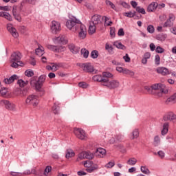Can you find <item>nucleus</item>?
<instances>
[{
	"instance_id": "obj_1",
	"label": "nucleus",
	"mask_w": 176,
	"mask_h": 176,
	"mask_svg": "<svg viewBox=\"0 0 176 176\" xmlns=\"http://www.w3.org/2000/svg\"><path fill=\"white\" fill-rule=\"evenodd\" d=\"M45 80H46V75H41L38 77V80H31L30 85L31 86H35L36 90L37 91H41L42 94H43V91H42V86H43V83H45Z\"/></svg>"
},
{
	"instance_id": "obj_2",
	"label": "nucleus",
	"mask_w": 176,
	"mask_h": 176,
	"mask_svg": "<svg viewBox=\"0 0 176 176\" xmlns=\"http://www.w3.org/2000/svg\"><path fill=\"white\" fill-rule=\"evenodd\" d=\"M79 24H80V21L73 16L67 21L66 27L68 28V30L75 32V31H77Z\"/></svg>"
},
{
	"instance_id": "obj_3",
	"label": "nucleus",
	"mask_w": 176,
	"mask_h": 176,
	"mask_svg": "<svg viewBox=\"0 0 176 176\" xmlns=\"http://www.w3.org/2000/svg\"><path fill=\"white\" fill-rule=\"evenodd\" d=\"M151 89L155 91V94L157 97H163V94L167 93V91L164 90V85L162 84H154L151 85Z\"/></svg>"
},
{
	"instance_id": "obj_4",
	"label": "nucleus",
	"mask_w": 176,
	"mask_h": 176,
	"mask_svg": "<svg viewBox=\"0 0 176 176\" xmlns=\"http://www.w3.org/2000/svg\"><path fill=\"white\" fill-rule=\"evenodd\" d=\"M103 86H105L106 87H107V89H109L110 90H113L115 89H118V87L120 86V82H119V81L117 80H109V79L106 78L103 83Z\"/></svg>"
},
{
	"instance_id": "obj_5",
	"label": "nucleus",
	"mask_w": 176,
	"mask_h": 176,
	"mask_svg": "<svg viewBox=\"0 0 176 176\" xmlns=\"http://www.w3.org/2000/svg\"><path fill=\"white\" fill-rule=\"evenodd\" d=\"M25 105H32V107H36L39 104V99L38 96L30 95L28 96L25 101Z\"/></svg>"
},
{
	"instance_id": "obj_6",
	"label": "nucleus",
	"mask_w": 176,
	"mask_h": 176,
	"mask_svg": "<svg viewBox=\"0 0 176 176\" xmlns=\"http://www.w3.org/2000/svg\"><path fill=\"white\" fill-rule=\"evenodd\" d=\"M0 105L8 109V111H12V112L16 111V104L8 100H1Z\"/></svg>"
},
{
	"instance_id": "obj_7",
	"label": "nucleus",
	"mask_w": 176,
	"mask_h": 176,
	"mask_svg": "<svg viewBox=\"0 0 176 176\" xmlns=\"http://www.w3.org/2000/svg\"><path fill=\"white\" fill-rule=\"evenodd\" d=\"M74 134L78 138V140H87V135L86 134V132H85V130L81 128H74Z\"/></svg>"
},
{
	"instance_id": "obj_8",
	"label": "nucleus",
	"mask_w": 176,
	"mask_h": 176,
	"mask_svg": "<svg viewBox=\"0 0 176 176\" xmlns=\"http://www.w3.org/2000/svg\"><path fill=\"white\" fill-rule=\"evenodd\" d=\"M77 31L78 32V36L80 39H85V38H86V35L87 34V31L86 30V26L82 24L81 22H80L78 26Z\"/></svg>"
},
{
	"instance_id": "obj_9",
	"label": "nucleus",
	"mask_w": 176,
	"mask_h": 176,
	"mask_svg": "<svg viewBox=\"0 0 176 176\" xmlns=\"http://www.w3.org/2000/svg\"><path fill=\"white\" fill-rule=\"evenodd\" d=\"M80 68L82 69L84 72H87L88 74L94 72V67H93L90 63H82L80 65Z\"/></svg>"
},
{
	"instance_id": "obj_10",
	"label": "nucleus",
	"mask_w": 176,
	"mask_h": 176,
	"mask_svg": "<svg viewBox=\"0 0 176 176\" xmlns=\"http://www.w3.org/2000/svg\"><path fill=\"white\" fill-rule=\"evenodd\" d=\"M61 30V25L56 21H53L51 24V31L52 34H57V32H60Z\"/></svg>"
},
{
	"instance_id": "obj_11",
	"label": "nucleus",
	"mask_w": 176,
	"mask_h": 176,
	"mask_svg": "<svg viewBox=\"0 0 176 176\" xmlns=\"http://www.w3.org/2000/svg\"><path fill=\"white\" fill-rule=\"evenodd\" d=\"M176 119V115L173 113L172 111H169L166 113L165 115L163 116V120L164 122H168V120H175Z\"/></svg>"
},
{
	"instance_id": "obj_12",
	"label": "nucleus",
	"mask_w": 176,
	"mask_h": 176,
	"mask_svg": "<svg viewBox=\"0 0 176 176\" xmlns=\"http://www.w3.org/2000/svg\"><path fill=\"white\" fill-rule=\"evenodd\" d=\"M7 30L14 38H19V32H17V30L12 24L7 25Z\"/></svg>"
},
{
	"instance_id": "obj_13",
	"label": "nucleus",
	"mask_w": 176,
	"mask_h": 176,
	"mask_svg": "<svg viewBox=\"0 0 176 176\" xmlns=\"http://www.w3.org/2000/svg\"><path fill=\"white\" fill-rule=\"evenodd\" d=\"M47 47V49H50V50H52L53 52H56V53H60L65 50V47H63V46H56V45H48Z\"/></svg>"
},
{
	"instance_id": "obj_14",
	"label": "nucleus",
	"mask_w": 176,
	"mask_h": 176,
	"mask_svg": "<svg viewBox=\"0 0 176 176\" xmlns=\"http://www.w3.org/2000/svg\"><path fill=\"white\" fill-rule=\"evenodd\" d=\"M20 60H21V53L19 52H14L11 55L10 62L12 63V64Z\"/></svg>"
},
{
	"instance_id": "obj_15",
	"label": "nucleus",
	"mask_w": 176,
	"mask_h": 176,
	"mask_svg": "<svg viewBox=\"0 0 176 176\" xmlns=\"http://www.w3.org/2000/svg\"><path fill=\"white\" fill-rule=\"evenodd\" d=\"M101 19L102 18L100 15L95 14L92 16L91 21L90 23L95 25H98V24H101Z\"/></svg>"
},
{
	"instance_id": "obj_16",
	"label": "nucleus",
	"mask_w": 176,
	"mask_h": 176,
	"mask_svg": "<svg viewBox=\"0 0 176 176\" xmlns=\"http://www.w3.org/2000/svg\"><path fill=\"white\" fill-rule=\"evenodd\" d=\"M157 74H160L161 75H163L164 76H166V75H170V72L168 71V69L164 67H160L157 68Z\"/></svg>"
},
{
	"instance_id": "obj_17",
	"label": "nucleus",
	"mask_w": 176,
	"mask_h": 176,
	"mask_svg": "<svg viewBox=\"0 0 176 176\" xmlns=\"http://www.w3.org/2000/svg\"><path fill=\"white\" fill-rule=\"evenodd\" d=\"M56 43H59L61 45H67L68 43V41L67 38H65V36L64 35H60L58 37L56 38Z\"/></svg>"
},
{
	"instance_id": "obj_18",
	"label": "nucleus",
	"mask_w": 176,
	"mask_h": 176,
	"mask_svg": "<svg viewBox=\"0 0 176 176\" xmlns=\"http://www.w3.org/2000/svg\"><path fill=\"white\" fill-rule=\"evenodd\" d=\"M107 153V151L102 148H98L96 149L95 155L98 157H104V155Z\"/></svg>"
},
{
	"instance_id": "obj_19",
	"label": "nucleus",
	"mask_w": 176,
	"mask_h": 176,
	"mask_svg": "<svg viewBox=\"0 0 176 176\" xmlns=\"http://www.w3.org/2000/svg\"><path fill=\"white\" fill-rule=\"evenodd\" d=\"M16 79H17V76L13 75L11 77H10L9 78H5L3 80V82H4V83H6V85H10V83H13V82H14V80H16Z\"/></svg>"
},
{
	"instance_id": "obj_20",
	"label": "nucleus",
	"mask_w": 176,
	"mask_h": 176,
	"mask_svg": "<svg viewBox=\"0 0 176 176\" xmlns=\"http://www.w3.org/2000/svg\"><path fill=\"white\" fill-rule=\"evenodd\" d=\"M94 82H101L102 86H104V82L106 80L107 78H103L100 75H96L92 78Z\"/></svg>"
},
{
	"instance_id": "obj_21",
	"label": "nucleus",
	"mask_w": 176,
	"mask_h": 176,
	"mask_svg": "<svg viewBox=\"0 0 176 176\" xmlns=\"http://www.w3.org/2000/svg\"><path fill=\"white\" fill-rule=\"evenodd\" d=\"M155 39L160 41V42H164L167 39V34H159L155 36Z\"/></svg>"
},
{
	"instance_id": "obj_22",
	"label": "nucleus",
	"mask_w": 176,
	"mask_h": 176,
	"mask_svg": "<svg viewBox=\"0 0 176 176\" xmlns=\"http://www.w3.org/2000/svg\"><path fill=\"white\" fill-rule=\"evenodd\" d=\"M149 58H151V52L144 53L143 58L142 59V63L145 65L148 63Z\"/></svg>"
},
{
	"instance_id": "obj_23",
	"label": "nucleus",
	"mask_w": 176,
	"mask_h": 176,
	"mask_svg": "<svg viewBox=\"0 0 176 176\" xmlns=\"http://www.w3.org/2000/svg\"><path fill=\"white\" fill-rule=\"evenodd\" d=\"M96 25H94L93 23H91V22L89 23V34H90V35H93V34H95L96 30H97V27L96 26Z\"/></svg>"
},
{
	"instance_id": "obj_24",
	"label": "nucleus",
	"mask_w": 176,
	"mask_h": 176,
	"mask_svg": "<svg viewBox=\"0 0 176 176\" xmlns=\"http://www.w3.org/2000/svg\"><path fill=\"white\" fill-rule=\"evenodd\" d=\"M0 17H4V19L9 20V21H12V16H10V14L6 12H0Z\"/></svg>"
},
{
	"instance_id": "obj_25",
	"label": "nucleus",
	"mask_w": 176,
	"mask_h": 176,
	"mask_svg": "<svg viewBox=\"0 0 176 176\" xmlns=\"http://www.w3.org/2000/svg\"><path fill=\"white\" fill-rule=\"evenodd\" d=\"M168 126H169L168 122H166L164 124L163 129L161 131L162 135H166V134L168 133Z\"/></svg>"
},
{
	"instance_id": "obj_26",
	"label": "nucleus",
	"mask_w": 176,
	"mask_h": 176,
	"mask_svg": "<svg viewBox=\"0 0 176 176\" xmlns=\"http://www.w3.org/2000/svg\"><path fill=\"white\" fill-rule=\"evenodd\" d=\"M157 8V3L153 2L147 7L148 12H153Z\"/></svg>"
},
{
	"instance_id": "obj_27",
	"label": "nucleus",
	"mask_w": 176,
	"mask_h": 176,
	"mask_svg": "<svg viewBox=\"0 0 176 176\" xmlns=\"http://www.w3.org/2000/svg\"><path fill=\"white\" fill-rule=\"evenodd\" d=\"M140 137V131L138 129H135L131 134V140H135V138H138Z\"/></svg>"
},
{
	"instance_id": "obj_28",
	"label": "nucleus",
	"mask_w": 176,
	"mask_h": 176,
	"mask_svg": "<svg viewBox=\"0 0 176 176\" xmlns=\"http://www.w3.org/2000/svg\"><path fill=\"white\" fill-rule=\"evenodd\" d=\"M69 49L74 54H76L79 52V49L75 46L74 44H71L69 45Z\"/></svg>"
},
{
	"instance_id": "obj_29",
	"label": "nucleus",
	"mask_w": 176,
	"mask_h": 176,
	"mask_svg": "<svg viewBox=\"0 0 176 176\" xmlns=\"http://www.w3.org/2000/svg\"><path fill=\"white\" fill-rule=\"evenodd\" d=\"M113 45L116 46L117 49H121L122 50H124L126 49V46L118 41H115L113 43Z\"/></svg>"
},
{
	"instance_id": "obj_30",
	"label": "nucleus",
	"mask_w": 176,
	"mask_h": 176,
	"mask_svg": "<svg viewBox=\"0 0 176 176\" xmlns=\"http://www.w3.org/2000/svg\"><path fill=\"white\" fill-rule=\"evenodd\" d=\"M23 65H24L23 61L16 60L11 65V67H12V68H17L18 67H23Z\"/></svg>"
},
{
	"instance_id": "obj_31",
	"label": "nucleus",
	"mask_w": 176,
	"mask_h": 176,
	"mask_svg": "<svg viewBox=\"0 0 176 176\" xmlns=\"http://www.w3.org/2000/svg\"><path fill=\"white\" fill-rule=\"evenodd\" d=\"M126 164H128L129 166H135V164H137V159L134 157L130 158L126 162Z\"/></svg>"
},
{
	"instance_id": "obj_32",
	"label": "nucleus",
	"mask_w": 176,
	"mask_h": 176,
	"mask_svg": "<svg viewBox=\"0 0 176 176\" xmlns=\"http://www.w3.org/2000/svg\"><path fill=\"white\" fill-rule=\"evenodd\" d=\"M85 159H88L89 160H91V159H94V154H93L90 151H85Z\"/></svg>"
},
{
	"instance_id": "obj_33",
	"label": "nucleus",
	"mask_w": 176,
	"mask_h": 176,
	"mask_svg": "<svg viewBox=\"0 0 176 176\" xmlns=\"http://www.w3.org/2000/svg\"><path fill=\"white\" fill-rule=\"evenodd\" d=\"M135 14H136L135 11H134L133 12L130 11L128 12H124L123 16H125V17H129L130 19H131L133 17H135Z\"/></svg>"
},
{
	"instance_id": "obj_34",
	"label": "nucleus",
	"mask_w": 176,
	"mask_h": 176,
	"mask_svg": "<svg viewBox=\"0 0 176 176\" xmlns=\"http://www.w3.org/2000/svg\"><path fill=\"white\" fill-rule=\"evenodd\" d=\"M36 171L35 169L26 170L23 173H20L21 175H30V174H35Z\"/></svg>"
},
{
	"instance_id": "obj_35",
	"label": "nucleus",
	"mask_w": 176,
	"mask_h": 176,
	"mask_svg": "<svg viewBox=\"0 0 176 176\" xmlns=\"http://www.w3.org/2000/svg\"><path fill=\"white\" fill-rule=\"evenodd\" d=\"M96 170H98V165L97 164H95L87 168V173H94V171H96Z\"/></svg>"
},
{
	"instance_id": "obj_36",
	"label": "nucleus",
	"mask_w": 176,
	"mask_h": 176,
	"mask_svg": "<svg viewBox=\"0 0 176 176\" xmlns=\"http://www.w3.org/2000/svg\"><path fill=\"white\" fill-rule=\"evenodd\" d=\"M140 170L143 174H146V175H149L151 174V170L146 166H141Z\"/></svg>"
},
{
	"instance_id": "obj_37",
	"label": "nucleus",
	"mask_w": 176,
	"mask_h": 176,
	"mask_svg": "<svg viewBox=\"0 0 176 176\" xmlns=\"http://www.w3.org/2000/svg\"><path fill=\"white\" fill-rule=\"evenodd\" d=\"M18 85H19L20 87H25V86H27L28 85V81H24L22 79L18 80L17 82Z\"/></svg>"
},
{
	"instance_id": "obj_38",
	"label": "nucleus",
	"mask_w": 176,
	"mask_h": 176,
	"mask_svg": "<svg viewBox=\"0 0 176 176\" xmlns=\"http://www.w3.org/2000/svg\"><path fill=\"white\" fill-rule=\"evenodd\" d=\"M75 156V153L72 150H67L66 153V159H69V157H74Z\"/></svg>"
},
{
	"instance_id": "obj_39",
	"label": "nucleus",
	"mask_w": 176,
	"mask_h": 176,
	"mask_svg": "<svg viewBox=\"0 0 176 176\" xmlns=\"http://www.w3.org/2000/svg\"><path fill=\"white\" fill-rule=\"evenodd\" d=\"M0 94L2 96V97H5L6 94H8V89L5 87H1L0 85Z\"/></svg>"
},
{
	"instance_id": "obj_40",
	"label": "nucleus",
	"mask_w": 176,
	"mask_h": 176,
	"mask_svg": "<svg viewBox=\"0 0 176 176\" xmlns=\"http://www.w3.org/2000/svg\"><path fill=\"white\" fill-rule=\"evenodd\" d=\"M160 145V137L156 135L154 138V146H159Z\"/></svg>"
},
{
	"instance_id": "obj_41",
	"label": "nucleus",
	"mask_w": 176,
	"mask_h": 176,
	"mask_svg": "<svg viewBox=\"0 0 176 176\" xmlns=\"http://www.w3.org/2000/svg\"><path fill=\"white\" fill-rule=\"evenodd\" d=\"M43 48L38 47L37 49H36V54L39 56V57H41V56H43Z\"/></svg>"
},
{
	"instance_id": "obj_42",
	"label": "nucleus",
	"mask_w": 176,
	"mask_h": 176,
	"mask_svg": "<svg viewBox=\"0 0 176 176\" xmlns=\"http://www.w3.org/2000/svg\"><path fill=\"white\" fill-rule=\"evenodd\" d=\"M52 111L55 115H58V113H60V107L57 104H54L52 107Z\"/></svg>"
},
{
	"instance_id": "obj_43",
	"label": "nucleus",
	"mask_w": 176,
	"mask_h": 176,
	"mask_svg": "<svg viewBox=\"0 0 176 176\" xmlns=\"http://www.w3.org/2000/svg\"><path fill=\"white\" fill-rule=\"evenodd\" d=\"M124 75H129V76H134L135 73H134V72H133L131 70H129V69L124 68Z\"/></svg>"
},
{
	"instance_id": "obj_44",
	"label": "nucleus",
	"mask_w": 176,
	"mask_h": 176,
	"mask_svg": "<svg viewBox=\"0 0 176 176\" xmlns=\"http://www.w3.org/2000/svg\"><path fill=\"white\" fill-rule=\"evenodd\" d=\"M167 101H168V102H173L174 104H175V102H176V92L175 94H173L169 98H168Z\"/></svg>"
},
{
	"instance_id": "obj_45",
	"label": "nucleus",
	"mask_w": 176,
	"mask_h": 176,
	"mask_svg": "<svg viewBox=\"0 0 176 176\" xmlns=\"http://www.w3.org/2000/svg\"><path fill=\"white\" fill-rule=\"evenodd\" d=\"M136 12L138 13H141V14H146V12H145V9L144 8H141L140 6H138V8H135Z\"/></svg>"
},
{
	"instance_id": "obj_46",
	"label": "nucleus",
	"mask_w": 176,
	"mask_h": 176,
	"mask_svg": "<svg viewBox=\"0 0 176 176\" xmlns=\"http://www.w3.org/2000/svg\"><path fill=\"white\" fill-rule=\"evenodd\" d=\"M81 54L85 58H87L89 57V50L86 49H82Z\"/></svg>"
},
{
	"instance_id": "obj_47",
	"label": "nucleus",
	"mask_w": 176,
	"mask_h": 176,
	"mask_svg": "<svg viewBox=\"0 0 176 176\" xmlns=\"http://www.w3.org/2000/svg\"><path fill=\"white\" fill-rule=\"evenodd\" d=\"M25 75L28 78H31V76H34V72L31 69H28L25 72Z\"/></svg>"
},
{
	"instance_id": "obj_48",
	"label": "nucleus",
	"mask_w": 176,
	"mask_h": 176,
	"mask_svg": "<svg viewBox=\"0 0 176 176\" xmlns=\"http://www.w3.org/2000/svg\"><path fill=\"white\" fill-rule=\"evenodd\" d=\"M85 159H86V157H85V151H83L78 155V157L77 158L76 161L79 162V160H83Z\"/></svg>"
},
{
	"instance_id": "obj_49",
	"label": "nucleus",
	"mask_w": 176,
	"mask_h": 176,
	"mask_svg": "<svg viewBox=\"0 0 176 176\" xmlns=\"http://www.w3.org/2000/svg\"><path fill=\"white\" fill-rule=\"evenodd\" d=\"M147 31L149 34H153L155 32V27L152 25H148L147 27Z\"/></svg>"
},
{
	"instance_id": "obj_50",
	"label": "nucleus",
	"mask_w": 176,
	"mask_h": 176,
	"mask_svg": "<svg viewBox=\"0 0 176 176\" xmlns=\"http://www.w3.org/2000/svg\"><path fill=\"white\" fill-rule=\"evenodd\" d=\"M91 58H97L98 57V51L94 50L91 52Z\"/></svg>"
},
{
	"instance_id": "obj_51",
	"label": "nucleus",
	"mask_w": 176,
	"mask_h": 176,
	"mask_svg": "<svg viewBox=\"0 0 176 176\" xmlns=\"http://www.w3.org/2000/svg\"><path fill=\"white\" fill-rule=\"evenodd\" d=\"M14 17L17 21H21V17H20V12H12Z\"/></svg>"
},
{
	"instance_id": "obj_52",
	"label": "nucleus",
	"mask_w": 176,
	"mask_h": 176,
	"mask_svg": "<svg viewBox=\"0 0 176 176\" xmlns=\"http://www.w3.org/2000/svg\"><path fill=\"white\" fill-rule=\"evenodd\" d=\"M78 86L79 87H82V89H87L89 87V85L85 82H80Z\"/></svg>"
},
{
	"instance_id": "obj_53",
	"label": "nucleus",
	"mask_w": 176,
	"mask_h": 176,
	"mask_svg": "<svg viewBox=\"0 0 176 176\" xmlns=\"http://www.w3.org/2000/svg\"><path fill=\"white\" fill-rule=\"evenodd\" d=\"M155 65H160V56L157 54L155 56Z\"/></svg>"
},
{
	"instance_id": "obj_54",
	"label": "nucleus",
	"mask_w": 176,
	"mask_h": 176,
	"mask_svg": "<svg viewBox=\"0 0 176 176\" xmlns=\"http://www.w3.org/2000/svg\"><path fill=\"white\" fill-rule=\"evenodd\" d=\"M93 166V162L91 161H85L84 162V166L87 168L91 167Z\"/></svg>"
},
{
	"instance_id": "obj_55",
	"label": "nucleus",
	"mask_w": 176,
	"mask_h": 176,
	"mask_svg": "<svg viewBox=\"0 0 176 176\" xmlns=\"http://www.w3.org/2000/svg\"><path fill=\"white\" fill-rule=\"evenodd\" d=\"M113 166H115V161H111V162H109V163H107L105 165V167L107 168H112V167H113Z\"/></svg>"
},
{
	"instance_id": "obj_56",
	"label": "nucleus",
	"mask_w": 176,
	"mask_h": 176,
	"mask_svg": "<svg viewBox=\"0 0 176 176\" xmlns=\"http://www.w3.org/2000/svg\"><path fill=\"white\" fill-rule=\"evenodd\" d=\"M156 53H164V49L160 46H157L155 49Z\"/></svg>"
},
{
	"instance_id": "obj_57",
	"label": "nucleus",
	"mask_w": 176,
	"mask_h": 176,
	"mask_svg": "<svg viewBox=\"0 0 176 176\" xmlns=\"http://www.w3.org/2000/svg\"><path fill=\"white\" fill-rule=\"evenodd\" d=\"M171 26H173V22L169 19H167V21L164 24V27H171Z\"/></svg>"
},
{
	"instance_id": "obj_58",
	"label": "nucleus",
	"mask_w": 176,
	"mask_h": 176,
	"mask_svg": "<svg viewBox=\"0 0 176 176\" xmlns=\"http://www.w3.org/2000/svg\"><path fill=\"white\" fill-rule=\"evenodd\" d=\"M102 75L104 76V78H113V75H112V74H111L110 72H103Z\"/></svg>"
},
{
	"instance_id": "obj_59",
	"label": "nucleus",
	"mask_w": 176,
	"mask_h": 176,
	"mask_svg": "<svg viewBox=\"0 0 176 176\" xmlns=\"http://www.w3.org/2000/svg\"><path fill=\"white\" fill-rule=\"evenodd\" d=\"M51 171H52V166H47L45 169V172H44L45 175H46L47 174H49V173H50Z\"/></svg>"
},
{
	"instance_id": "obj_60",
	"label": "nucleus",
	"mask_w": 176,
	"mask_h": 176,
	"mask_svg": "<svg viewBox=\"0 0 176 176\" xmlns=\"http://www.w3.org/2000/svg\"><path fill=\"white\" fill-rule=\"evenodd\" d=\"M131 5L133 8V9H137V8H138V3H137V1H131Z\"/></svg>"
},
{
	"instance_id": "obj_61",
	"label": "nucleus",
	"mask_w": 176,
	"mask_h": 176,
	"mask_svg": "<svg viewBox=\"0 0 176 176\" xmlns=\"http://www.w3.org/2000/svg\"><path fill=\"white\" fill-rule=\"evenodd\" d=\"M115 31H116L115 28H111L110 36H111L112 38H115Z\"/></svg>"
},
{
	"instance_id": "obj_62",
	"label": "nucleus",
	"mask_w": 176,
	"mask_h": 176,
	"mask_svg": "<svg viewBox=\"0 0 176 176\" xmlns=\"http://www.w3.org/2000/svg\"><path fill=\"white\" fill-rule=\"evenodd\" d=\"M123 59L125 63H130V56H129V54H126V55L123 56Z\"/></svg>"
},
{
	"instance_id": "obj_63",
	"label": "nucleus",
	"mask_w": 176,
	"mask_h": 176,
	"mask_svg": "<svg viewBox=\"0 0 176 176\" xmlns=\"http://www.w3.org/2000/svg\"><path fill=\"white\" fill-rule=\"evenodd\" d=\"M157 155H158V156H160V157L161 159H163L164 157V156L166 155V154L164 153V152H163V151H158Z\"/></svg>"
},
{
	"instance_id": "obj_64",
	"label": "nucleus",
	"mask_w": 176,
	"mask_h": 176,
	"mask_svg": "<svg viewBox=\"0 0 176 176\" xmlns=\"http://www.w3.org/2000/svg\"><path fill=\"white\" fill-rule=\"evenodd\" d=\"M118 36H124V31L123 30V28L119 29L118 32Z\"/></svg>"
}]
</instances>
